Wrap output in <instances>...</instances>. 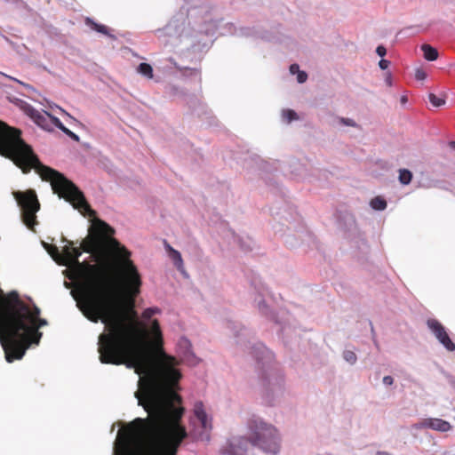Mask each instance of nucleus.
I'll list each match as a JSON object with an SVG mask.
<instances>
[{"label":"nucleus","mask_w":455,"mask_h":455,"mask_svg":"<svg viewBox=\"0 0 455 455\" xmlns=\"http://www.w3.org/2000/svg\"><path fill=\"white\" fill-rule=\"evenodd\" d=\"M77 283L71 291L76 307L93 323H104L98 338L102 363L125 364L139 375L134 396L148 412L118 431L113 455H177L188 433L184 408L178 395L181 374L175 358L149 348L146 329L136 313L117 296L116 286L136 296L140 275H70Z\"/></svg>","instance_id":"obj_1"},{"label":"nucleus","mask_w":455,"mask_h":455,"mask_svg":"<svg viewBox=\"0 0 455 455\" xmlns=\"http://www.w3.org/2000/svg\"><path fill=\"white\" fill-rule=\"evenodd\" d=\"M0 155L11 159L25 173L34 169L43 180L51 183L55 194L69 202L83 216H95L83 192L61 173L41 164L30 147L20 137V132L1 121Z\"/></svg>","instance_id":"obj_2"},{"label":"nucleus","mask_w":455,"mask_h":455,"mask_svg":"<svg viewBox=\"0 0 455 455\" xmlns=\"http://www.w3.org/2000/svg\"><path fill=\"white\" fill-rule=\"evenodd\" d=\"M251 444L265 453L277 455L281 450V436L276 427L261 419H255L251 424Z\"/></svg>","instance_id":"obj_3"},{"label":"nucleus","mask_w":455,"mask_h":455,"mask_svg":"<svg viewBox=\"0 0 455 455\" xmlns=\"http://www.w3.org/2000/svg\"><path fill=\"white\" fill-rule=\"evenodd\" d=\"M12 195L20 208L21 219L23 223L30 229L37 224L36 212L40 209L36 194L34 190L13 191Z\"/></svg>","instance_id":"obj_4"},{"label":"nucleus","mask_w":455,"mask_h":455,"mask_svg":"<svg viewBox=\"0 0 455 455\" xmlns=\"http://www.w3.org/2000/svg\"><path fill=\"white\" fill-rule=\"evenodd\" d=\"M262 387L265 398L274 403L284 396L285 381L283 374L275 368H269L262 376Z\"/></svg>","instance_id":"obj_5"},{"label":"nucleus","mask_w":455,"mask_h":455,"mask_svg":"<svg viewBox=\"0 0 455 455\" xmlns=\"http://www.w3.org/2000/svg\"><path fill=\"white\" fill-rule=\"evenodd\" d=\"M20 108L38 126L46 131H52L54 126L53 118H56L47 111H39L34 108L28 103L20 100Z\"/></svg>","instance_id":"obj_6"},{"label":"nucleus","mask_w":455,"mask_h":455,"mask_svg":"<svg viewBox=\"0 0 455 455\" xmlns=\"http://www.w3.org/2000/svg\"><path fill=\"white\" fill-rule=\"evenodd\" d=\"M250 440L243 436H232L220 448V453L223 455H245Z\"/></svg>","instance_id":"obj_7"},{"label":"nucleus","mask_w":455,"mask_h":455,"mask_svg":"<svg viewBox=\"0 0 455 455\" xmlns=\"http://www.w3.org/2000/svg\"><path fill=\"white\" fill-rule=\"evenodd\" d=\"M427 327L431 330L438 341L448 350L454 351L455 344L448 336L444 327L435 319H429L427 322Z\"/></svg>","instance_id":"obj_8"},{"label":"nucleus","mask_w":455,"mask_h":455,"mask_svg":"<svg viewBox=\"0 0 455 455\" xmlns=\"http://www.w3.org/2000/svg\"><path fill=\"white\" fill-rule=\"evenodd\" d=\"M249 348L251 349V354L259 362L269 363L273 359L272 353L262 343L253 344Z\"/></svg>","instance_id":"obj_9"},{"label":"nucleus","mask_w":455,"mask_h":455,"mask_svg":"<svg viewBox=\"0 0 455 455\" xmlns=\"http://www.w3.org/2000/svg\"><path fill=\"white\" fill-rule=\"evenodd\" d=\"M421 426L439 432H448L451 428L448 421L436 418L424 419Z\"/></svg>","instance_id":"obj_10"},{"label":"nucleus","mask_w":455,"mask_h":455,"mask_svg":"<svg viewBox=\"0 0 455 455\" xmlns=\"http://www.w3.org/2000/svg\"><path fill=\"white\" fill-rule=\"evenodd\" d=\"M164 248L166 251L168 252V255L170 259L172 260L173 265L176 267V268L182 273L183 275L186 274V271L184 269V264L183 259L181 257V254L177 250L173 249L169 243L166 242L164 243Z\"/></svg>","instance_id":"obj_11"},{"label":"nucleus","mask_w":455,"mask_h":455,"mask_svg":"<svg viewBox=\"0 0 455 455\" xmlns=\"http://www.w3.org/2000/svg\"><path fill=\"white\" fill-rule=\"evenodd\" d=\"M194 415L200 422L202 427L204 430H208L212 427L211 420L209 419L206 412L204 410V405L201 402H198L194 406Z\"/></svg>","instance_id":"obj_12"},{"label":"nucleus","mask_w":455,"mask_h":455,"mask_svg":"<svg viewBox=\"0 0 455 455\" xmlns=\"http://www.w3.org/2000/svg\"><path fill=\"white\" fill-rule=\"evenodd\" d=\"M183 22L179 19H172L164 28L163 33L168 36H179L182 30Z\"/></svg>","instance_id":"obj_13"},{"label":"nucleus","mask_w":455,"mask_h":455,"mask_svg":"<svg viewBox=\"0 0 455 455\" xmlns=\"http://www.w3.org/2000/svg\"><path fill=\"white\" fill-rule=\"evenodd\" d=\"M421 50L424 52V58L429 61L435 60L438 58V52L429 44H423Z\"/></svg>","instance_id":"obj_14"},{"label":"nucleus","mask_w":455,"mask_h":455,"mask_svg":"<svg viewBox=\"0 0 455 455\" xmlns=\"http://www.w3.org/2000/svg\"><path fill=\"white\" fill-rule=\"evenodd\" d=\"M150 332L152 336V339L156 342V345H159L162 341V334L160 331L159 323L156 320H154L150 326Z\"/></svg>","instance_id":"obj_15"},{"label":"nucleus","mask_w":455,"mask_h":455,"mask_svg":"<svg viewBox=\"0 0 455 455\" xmlns=\"http://www.w3.org/2000/svg\"><path fill=\"white\" fill-rule=\"evenodd\" d=\"M54 126L59 128L62 132H64L67 136L74 140L75 141H79V136L71 132L69 129H68L66 126L63 125V124L60 121L59 118H53Z\"/></svg>","instance_id":"obj_16"},{"label":"nucleus","mask_w":455,"mask_h":455,"mask_svg":"<svg viewBox=\"0 0 455 455\" xmlns=\"http://www.w3.org/2000/svg\"><path fill=\"white\" fill-rule=\"evenodd\" d=\"M137 72L139 74H140L141 76L148 78V79H151L153 78V68L152 67L148 64V63H140L138 67H137Z\"/></svg>","instance_id":"obj_17"},{"label":"nucleus","mask_w":455,"mask_h":455,"mask_svg":"<svg viewBox=\"0 0 455 455\" xmlns=\"http://www.w3.org/2000/svg\"><path fill=\"white\" fill-rule=\"evenodd\" d=\"M282 118L285 123L290 124L294 120H298L299 116L294 110L283 109L282 111Z\"/></svg>","instance_id":"obj_18"},{"label":"nucleus","mask_w":455,"mask_h":455,"mask_svg":"<svg viewBox=\"0 0 455 455\" xmlns=\"http://www.w3.org/2000/svg\"><path fill=\"white\" fill-rule=\"evenodd\" d=\"M370 204L372 209L377 211H383L387 207V202L379 196L373 198Z\"/></svg>","instance_id":"obj_19"},{"label":"nucleus","mask_w":455,"mask_h":455,"mask_svg":"<svg viewBox=\"0 0 455 455\" xmlns=\"http://www.w3.org/2000/svg\"><path fill=\"white\" fill-rule=\"evenodd\" d=\"M412 179V173L407 169H401L399 171V181L403 185H408Z\"/></svg>","instance_id":"obj_20"},{"label":"nucleus","mask_w":455,"mask_h":455,"mask_svg":"<svg viewBox=\"0 0 455 455\" xmlns=\"http://www.w3.org/2000/svg\"><path fill=\"white\" fill-rule=\"evenodd\" d=\"M343 359L350 365H354L357 361L355 353L352 350L346 349L342 353Z\"/></svg>","instance_id":"obj_21"},{"label":"nucleus","mask_w":455,"mask_h":455,"mask_svg":"<svg viewBox=\"0 0 455 455\" xmlns=\"http://www.w3.org/2000/svg\"><path fill=\"white\" fill-rule=\"evenodd\" d=\"M241 33L244 36L267 38V36H263L261 33H259V30H256L254 28H243L241 29Z\"/></svg>","instance_id":"obj_22"},{"label":"nucleus","mask_w":455,"mask_h":455,"mask_svg":"<svg viewBox=\"0 0 455 455\" xmlns=\"http://www.w3.org/2000/svg\"><path fill=\"white\" fill-rule=\"evenodd\" d=\"M86 24L91 26L92 28L97 30L98 32L100 33H102V34H105L107 35L108 34V31H107V27L103 26V25H99L95 22H93L92 20L90 19H87L86 20Z\"/></svg>","instance_id":"obj_23"},{"label":"nucleus","mask_w":455,"mask_h":455,"mask_svg":"<svg viewBox=\"0 0 455 455\" xmlns=\"http://www.w3.org/2000/svg\"><path fill=\"white\" fill-rule=\"evenodd\" d=\"M428 99H429V101L431 102V104L435 107H441V106L444 105V103H445L444 99L439 98L436 95H435L434 93H430L428 95Z\"/></svg>","instance_id":"obj_24"},{"label":"nucleus","mask_w":455,"mask_h":455,"mask_svg":"<svg viewBox=\"0 0 455 455\" xmlns=\"http://www.w3.org/2000/svg\"><path fill=\"white\" fill-rule=\"evenodd\" d=\"M0 75H1V76H4V77H6V78H8V79H10V80H12V81H14V82H16V83H18V84H21L22 86H24L25 88H27V89H28V90H29V91H34V88H33L31 85H29V84H25V83H23V82L20 81L19 79H17V78H15V77H12V76H8V75H6V74H4V73H3V72H0Z\"/></svg>","instance_id":"obj_25"},{"label":"nucleus","mask_w":455,"mask_h":455,"mask_svg":"<svg viewBox=\"0 0 455 455\" xmlns=\"http://www.w3.org/2000/svg\"><path fill=\"white\" fill-rule=\"evenodd\" d=\"M157 312H159L158 308L149 307L144 310L142 316L145 319H150Z\"/></svg>","instance_id":"obj_26"},{"label":"nucleus","mask_w":455,"mask_h":455,"mask_svg":"<svg viewBox=\"0 0 455 455\" xmlns=\"http://www.w3.org/2000/svg\"><path fill=\"white\" fill-rule=\"evenodd\" d=\"M339 123L346 126L357 127V124L351 118L340 117Z\"/></svg>","instance_id":"obj_27"},{"label":"nucleus","mask_w":455,"mask_h":455,"mask_svg":"<svg viewBox=\"0 0 455 455\" xmlns=\"http://www.w3.org/2000/svg\"><path fill=\"white\" fill-rule=\"evenodd\" d=\"M382 383L386 387H391L395 383V379L390 375L384 376L382 379Z\"/></svg>","instance_id":"obj_28"},{"label":"nucleus","mask_w":455,"mask_h":455,"mask_svg":"<svg viewBox=\"0 0 455 455\" xmlns=\"http://www.w3.org/2000/svg\"><path fill=\"white\" fill-rule=\"evenodd\" d=\"M296 75H297V81L299 84L305 83L307 79V75L304 71L299 70V72H297Z\"/></svg>","instance_id":"obj_29"},{"label":"nucleus","mask_w":455,"mask_h":455,"mask_svg":"<svg viewBox=\"0 0 455 455\" xmlns=\"http://www.w3.org/2000/svg\"><path fill=\"white\" fill-rule=\"evenodd\" d=\"M258 308H259V310L262 314H264V315H267V313H268V309H267V304L265 303V301H264V300H261V299H260V300H259V301H258Z\"/></svg>","instance_id":"obj_30"},{"label":"nucleus","mask_w":455,"mask_h":455,"mask_svg":"<svg viewBox=\"0 0 455 455\" xmlns=\"http://www.w3.org/2000/svg\"><path fill=\"white\" fill-rule=\"evenodd\" d=\"M426 77H427V74L423 69H420V68L416 69L415 78L417 80L422 81V80L426 79Z\"/></svg>","instance_id":"obj_31"},{"label":"nucleus","mask_w":455,"mask_h":455,"mask_svg":"<svg viewBox=\"0 0 455 455\" xmlns=\"http://www.w3.org/2000/svg\"><path fill=\"white\" fill-rule=\"evenodd\" d=\"M49 107H50V108H51L52 110H55V109H57V110H59L60 113H62L63 115L67 116L69 119L74 120V118H73V117L68 114V113H67L63 108H60V107H59L58 105H56V104H51Z\"/></svg>","instance_id":"obj_32"},{"label":"nucleus","mask_w":455,"mask_h":455,"mask_svg":"<svg viewBox=\"0 0 455 455\" xmlns=\"http://www.w3.org/2000/svg\"><path fill=\"white\" fill-rule=\"evenodd\" d=\"M390 65V61L387 60H380L379 62V66L381 69L385 70L387 69Z\"/></svg>","instance_id":"obj_33"},{"label":"nucleus","mask_w":455,"mask_h":455,"mask_svg":"<svg viewBox=\"0 0 455 455\" xmlns=\"http://www.w3.org/2000/svg\"><path fill=\"white\" fill-rule=\"evenodd\" d=\"M376 52H377V54H378L379 56L383 57V56H385V55H386V53H387V50H386V48H385L384 46L379 45V46H378V47H377V49H376Z\"/></svg>","instance_id":"obj_34"},{"label":"nucleus","mask_w":455,"mask_h":455,"mask_svg":"<svg viewBox=\"0 0 455 455\" xmlns=\"http://www.w3.org/2000/svg\"><path fill=\"white\" fill-rule=\"evenodd\" d=\"M299 65H298V64H292V65H291V67H290V73H291V75H296V74H297V72H299Z\"/></svg>","instance_id":"obj_35"},{"label":"nucleus","mask_w":455,"mask_h":455,"mask_svg":"<svg viewBox=\"0 0 455 455\" xmlns=\"http://www.w3.org/2000/svg\"><path fill=\"white\" fill-rule=\"evenodd\" d=\"M238 242L240 243V246L244 249V250H250L251 249V246H250V243H243L241 238L238 239Z\"/></svg>","instance_id":"obj_36"},{"label":"nucleus","mask_w":455,"mask_h":455,"mask_svg":"<svg viewBox=\"0 0 455 455\" xmlns=\"http://www.w3.org/2000/svg\"><path fill=\"white\" fill-rule=\"evenodd\" d=\"M421 424H422V420H421L420 422H419V423L414 424V425L412 426V427H413L414 429L427 428V427H423V426H421Z\"/></svg>","instance_id":"obj_37"},{"label":"nucleus","mask_w":455,"mask_h":455,"mask_svg":"<svg viewBox=\"0 0 455 455\" xmlns=\"http://www.w3.org/2000/svg\"><path fill=\"white\" fill-rule=\"evenodd\" d=\"M180 342H181V344H182V345H184V347H185L186 348H188V349L189 348V347H190V343H189V341H188L187 339H182L180 340Z\"/></svg>","instance_id":"obj_38"},{"label":"nucleus","mask_w":455,"mask_h":455,"mask_svg":"<svg viewBox=\"0 0 455 455\" xmlns=\"http://www.w3.org/2000/svg\"><path fill=\"white\" fill-rule=\"evenodd\" d=\"M289 329H290V327L287 326L286 324H283L282 326V331L283 332V334L288 335L289 334Z\"/></svg>","instance_id":"obj_39"},{"label":"nucleus","mask_w":455,"mask_h":455,"mask_svg":"<svg viewBox=\"0 0 455 455\" xmlns=\"http://www.w3.org/2000/svg\"><path fill=\"white\" fill-rule=\"evenodd\" d=\"M377 455H389L387 452L385 451H379Z\"/></svg>","instance_id":"obj_40"},{"label":"nucleus","mask_w":455,"mask_h":455,"mask_svg":"<svg viewBox=\"0 0 455 455\" xmlns=\"http://www.w3.org/2000/svg\"><path fill=\"white\" fill-rule=\"evenodd\" d=\"M451 146L452 148H455V141H452V142L451 143Z\"/></svg>","instance_id":"obj_41"},{"label":"nucleus","mask_w":455,"mask_h":455,"mask_svg":"<svg viewBox=\"0 0 455 455\" xmlns=\"http://www.w3.org/2000/svg\"><path fill=\"white\" fill-rule=\"evenodd\" d=\"M115 430V425L112 426L111 432Z\"/></svg>","instance_id":"obj_42"}]
</instances>
